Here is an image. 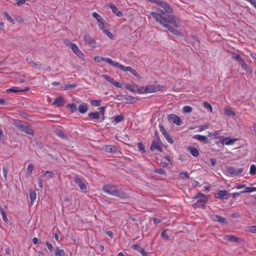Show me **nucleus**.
<instances>
[{"label": "nucleus", "mask_w": 256, "mask_h": 256, "mask_svg": "<svg viewBox=\"0 0 256 256\" xmlns=\"http://www.w3.org/2000/svg\"><path fill=\"white\" fill-rule=\"evenodd\" d=\"M160 13L151 12V16L155 19L156 22L161 25L168 24H171L174 26L178 28L180 26V20L173 15L166 14L162 10H160Z\"/></svg>", "instance_id": "f257e3e1"}, {"label": "nucleus", "mask_w": 256, "mask_h": 256, "mask_svg": "<svg viewBox=\"0 0 256 256\" xmlns=\"http://www.w3.org/2000/svg\"><path fill=\"white\" fill-rule=\"evenodd\" d=\"M102 190L107 194L118 196L121 198H127L129 197L128 194L124 192L121 188H118L116 185H106L102 187Z\"/></svg>", "instance_id": "f03ea898"}, {"label": "nucleus", "mask_w": 256, "mask_h": 256, "mask_svg": "<svg viewBox=\"0 0 256 256\" xmlns=\"http://www.w3.org/2000/svg\"><path fill=\"white\" fill-rule=\"evenodd\" d=\"M192 199H198L197 201L192 204L194 208H204L206 204L208 201V196L200 192L196 194L192 198Z\"/></svg>", "instance_id": "7ed1b4c3"}, {"label": "nucleus", "mask_w": 256, "mask_h": 256, "mask_svg": "<svg viewBox=\"0 0 256 256\" xmlns=\"http://www.w3.org/2000/svg\"><path fill=\"white\" fill-rule=\"evenodd\" d=\"M73 180L82 191L86 190L87 189L88 182L84 177L76 174L73 178Z\"/></svg>", "instance_id": "20e7f679"}, {"label": "nucleus", "mask_w": 256, "mask_h": 256, "mask_svg": "<svg viewBox=\"0 0 256 256\" xmlns=\"http://www.w3.org/2000/svg\"><path fill=\"white\" fill-rule=\"evenodd\" d=\"M14 126L20 131L24 132L29 135L34 136V132L30 126L24 125L22 122H16Z\"/></svg>", "instance_id": "39448f33"}, {"label": "nucleus", "mask_w": 256, "mask_h": 256, "mask_svg": "<svg viewBox=\"0 0 256 256\" xmlns=\"http://www.w3.org/2000/svg\"><path fill=\"white\" fill-rule=\"evenodd\" d=\"M164 88V86L160 84H152L149 85L144 88V92L146 93H152L156 92L158 91H160Z\"/></svg>", "instance_id": "423d86ee"}, {"label": "nucleus", "mask_w": 256, "mask_h": 256, "mask_svg": "<svg viewBox=\"0 0 256 256\" xmlns=\"http://www.w3.org/2000/svg\"><path fill=\"white\" fill-rule=\"evenodd\" d=\"M244 170L243 168H236L232 166L228 167L227 168L228 173L234 176H240L244 172Z\"/></svg>", "instance_id": "0eeeda50"}, {"label": "nucleus", "mask_w": 256, "mask_h": 256, "mask_svg": "<svg viewBox=\"0 0 256 256\" xmlns=\"http://www.w3.org/2000/svg\"><path fill=\"white\" fill-rule=\"evenodd\" d=\"M120 70H122L123 72H129L132 74L134 75L135 76H136L138 79H141L142 77L140 76L136 72V71L132 68L130 66H123L122 64H121V66L120 68Z\"/></svg>", "instance_id": "6e6552de"}, {"label": "nucleus", "mask_w": 256, "mask_h": 256, "mask_svg": "<svg viewBox=\"0 0 256 256\" xmlns=\"http://www.w3.org/2000/svg\"><path fill=\"white\" fill-rule=\"evenodd\" d=\"M168 120L170 122H173L178 126H180L182 124L181 118L174 114H169L168 116Z\"/></svg>", "instance_id": "1a4fd4ad"}, {"label": "nucleus", "mask_w": 256, "mask_h": 256, "mask_svg": "<svg viewBox=\"0 0 256 256\" xmlns=\"http://www.w3.org/2000/svg\"><path fill=\"white\" fill-rule=\"evenodd\" d=\"M229 193L226 190H219L217 192L215 198L220 200H227L228 198Z\"/></svg>", "instance_id": "9d476101"}, {"label": "nucleus", "mask_w": 256, "mask_h": 256, "mask_svg": "<svg viewBox=\"0 0 256 256\" xmlns=\"http://www.w3.org/2000/svg\"><path fill=\"white\" fill-rule=\"evenodd\" d=\"M158 6L163 8L168 13H172L173 12V9L170 6L168 3L162 0H160Z\"/></svg>", "instance_id": "9b49d317"}, {"label": "nucleus", "mask_w": 256, "mask_h": 256, "mask_svg": "<svg viewBox=\"0 0 256 256\" xmlns=\"http://www.w3.org/2000/svg\"><path fill=\"white\" fill-rule=\"evenodd\" d=\"M102 150L106 152L116 154L119 152V150L117 146L113 145H106L102 148Z\"/></svg>", "instance_id": "f8f14e48"}, {"label": "nucleus", "mask_w": 256, "mask_h": 256, "mask_svg": "<svg viewBox=\"0 0 256 256\" xmlns=\"http://www.w3.org/2000/svg\"><path fill=\"white\" fill-rule=\"evenodd\" d=\"M84 42L92 48H95L96 46V42L90 35L85 34L84 37Z\"/></svg>", "instance_id": "ddd939ff"}, {"label": "nucleus", "mask_w": 256, "mask_h": 256, "mask_svg": "<svg viewBox=\"0 0 256 256\" xmlns=\"http://www.w3.org/2000/svg\"><path fill=\"white\" fill-rule=\"evenodd\" d=\"M102 77L104 78L106 81L114 84L115 86L119 88L122 87V85L120 82L115 81L114 78H111L108 75L103 74L102 75Z\"/></svg>", "instance_id": "4468645a"}, {"label": "nucleus", "mask_w": 256, "mask_h": 256, "mask_svg": "<svg viewBox=\"0 0 256 256\" xmlns=\"http://www.w3.org/2000/svg\"><path fill=\"white\" fill-rule=\"evenodd\" d=\"M150 148L152 151L157 150L160 152H162V148L160 146V142L158 140L152 141Z\"/></svg>", "instance_id": "2eb2a0df"}, {"label": "nucleus", "mask_w": 256, "mask_h": 256, "mask_svg": "<svg viewBox=\"0 0 256 256\" xmlns=\"http://www.w3.org/2000/svg\"><path fill=\"white\" fill-rule=\"evenodd\" d=\"M164 28H167L171 32L178 36H182L183 34L178 30L175 29L169 24L162 25Z\"/></svg>", "instance_id": "dca6fc26"}, {"label": "nucleus", "mask_w": 256, "mask_h": 256, "mask_svg": "<svg viewBox=\"0 0 256 256\" xmlns=\"http://www.w3.org/2000/svg\"><path fill=\"white\" fill-rule=\"evenodd\" d=\"M104 62H107L110 66L118 68L119 69L122 64L118 62L113 61L112 59L108 58H104Z\"/></svg>", "instance_id": "f3484780"}, {"label": "nucleus", "mask_w": 256, "mask_h": 256, "mask_svg": "<svg viewBox=\"0 0 256 256\" xmlns=\"http://www.w3.org/2000/svg\"><path fill=\"white\" fill-rule=\"evenodd\" d=\"M64 104L65 102L64 98L60 96L54 100L52 104L56 106L60 107L62 106Z\"/></svg>", "instance_id": "a211bd4d"}, {"label": "nucleus", "mask_w": 256, "mask_h": 256, "mask_svg": "<svg viewBox=\"0 0 256 256\" xmlns=\"http://www.w3.org/2000/svg\"><path fill=\"white\" fill-rule=\"evenodd\" d=\"M210 218L214 222H218L222 224L226 223V218L218 215H212L210 216Z\"/></svg>", "instance_id": "6ab92c4d"}, {"label": "nucleus", "mask_w": 256, "mask_h": 256, "mask_svg": "<svg viewBox=\"0 0 256 256\" xmlns=\"http://www.w3.org/2000/svg\"><path fill=\"white\" fill-rule=\"evenodd\" d=\"M108 6L111 9L112 12L116 14L117 16L120 17L123 16L122 12L119 11L115 5L112 4H108Z\"/></svg>", "instance_id": "aec40b11"}, {"label": "nucleus", "mask_w": 256, "mask_h": 256, "mask_svg": "<svg viewBox=\"0 0 256 256\" xmlns=\"http://www.w3.org/2000/svg\"><path fill=\"white\" fill-rule=\"evenodd\" d=\"M134 250H136L138 251L139 252H140L142 256H148V254L146 252L144 249L140 246L138 244H134L132 246Z\"/></svg>", "instance_id": "412c9836"}, {"label": "nucleus", "mask_w": 256, "mask_h": 256, "mask_svg": "<svg viewBox=\"0 0 256 256\" xmlns=\"http://www.w3.org/2000/svg\"><path fill=\"white\" fill-rule=\"evenodd\" d=\"M124 100L126 102L129 104H132L138 100V98L128 95H124Z\"/></svg>", "instance_id": "4be33fe9"}, {"label": "nucleus", "mask_w": 256, "mask_h": 256, "mask_svg": "<svg viewBox=\"0 0 256 256\" xmlns=\"http://www.w3.org/2000/svg\"><path fill=\"white\" fill-rule=\"evenodd\" d=\"M88 110V104L86 103L83 102L79 105L78 110L81 114H85Z\"/></svg>", "instance_id": "5701e85b"}, {"label": "nucleus", "mask_w": 256, "mask_h": 256, "mask_svg": "<svg viewBox=\"0 0 256 256\" xmlns=\"http://www.w3.org/2000/svg\"><path fill=\"white\" fill-rule=\"evenodd\" d=\"M236 140V139L230 138L229 137L224 138L222 143V144L226 145H231Z\"/></svg>", "instance_id": "b1692460"}, {"label": "nucleus", "mask_w": 256, "mask_h": 256, "mask_svg": "<svg viewBox=\"0 0 256 256\" xmlns=\"http://www.w3.org/2000/svg\"><path fill=\"white\" fill-rule=\"evenodd\" d=\"M29 90L28 88H26L24 90L22 89H20L18 87H12V88H8L6 90L7 92H22L24 91H28Z\"/></svg>", "instance_id": "393cba45"}, {"label": "nucleus", "mask_w": 256, "mask_h": 256, "mask_svg": "<svg viewBox=\"0 0 256 256\" xmlns=\"http://www.w3.org/2000/svg\"><path fill=\"white\" fill-rule=\"evenodd\" d=\"M232 58L237 61L240 64L244 62V60L238 54H232Z\"/></svg>", "instance_id": "a878e982"}, {"label": "nucleus", "mask_w": 256, "mask_h": 256, "mask_svg": "<svg viewBox=\"0 0 256 256\" xmlns=\"http://www.w3.org/2000/svg\"><path fill=\"white\" fill-rule=\"evenodd\" d=\"M188 149L190 154L194 156L197 157L199 155V152L196 148L190 146Z\"/></svg>", "instance_id": "bb28decb"}, {"label": "nucleus", "mask_w": 256, "mask_h": 256, "mask_svg": "<svg viewBox=\"0 0 256 256\" xmlns=\"http://www.w3.org/2000/svg\"><path fill=\"white\" fill-rule=\"evenodd\" d=\"M66 44L68 46H69L72 50L73 52L74 53H76V51H78L79 50L77 45L75 44H74V43H72L70 42H68L66 43Z\"/></svg>", "instance_id": "cd10ccee"}, {"label": "nucleus", "mask_w": 256, "mask_h": 256, "mask_svg": "<svg viewBox=\"0 0 256 256\" xmlns=\"http://www.w3.org/2000/svg\"><path fill=\"white\" fill-rule=\"evenodd\" d=\"M36 192L34 190L30 191V204L32 205L34 201L36 200Z\"/></svg>", "instance_id": "c85d7f7f"}, {"label": "nucleus", "mask_w": 256, "mask_h": 256, "mask_svg": "<svg viewBox=\"0 0 256 256\" xmlns=\"http://www.w3.org/2000/svg\"><path fill=\"white\" fill-rule=\"evenodd\" d=\"M55 256H65V252L62 250H60L58 247H56L54 252Z\"/></svg>", "instance_id": "c756f323"}, {"label": "nucleus", "mask_w": 256, "mask_h": 256, "mask_svg": "<svg viewBox=\"0 0 256 256\" xmlns=\"http://www.w3.org/2000/svg\"><path fill=\"white\" fill-rule=\"evenodd\" d=\"M193 138L194 139H196L201 142H204L205 140H207L206 136H202L200 134H198L194 135L193 136Z\"/></svg>", "instance_id": "7c9ffc66"}, {"label": "nucleus", "mask_w": 256, "mask_h": 256, "mask_svg": "<svg viewBox=\"0 0 256 256\" xmlns=\"http://www.w3.org/2000/svg\"><path fill=\"white\" fill-rule=\"evenodd\" d=\"M44 176L47 178H53L54 176V174L52 171L46 170L43 174Z\"/></svg>", "instance_id": "2f4dec72"}, {"label": "nucleus", "mask_w": 256, "mask_h": 256, "mask_svg": "<svg viewBox=\"0 0 256 256\" xmlns=\"http://www.w3.org/2000/svg\"><path fill=\"white\" fill-rule=\"evenodd\" d=\"M225 239L230 242H237L238 238L233 235H228L225 236Z\"/></svg>", "instance_id": "473e14b6"}, {"label": "nucleus", "mask_w": 256, "mask_h": 256, "mask_svg": "<svg viewBox=\"0 0 256 256\" xmlns=\"http://www.w3.org/2000/svg\"><path fill=\"white\" fill-rule=\"evenodd\" d=\"M115 124L122 122L124 120V116L122 114L118 115L114 117Z\"/></svg>", "instance_id": "72a5a7b5"}, {"label": "nucleus", "mask_w": 256, "mask_h": 256, "mask_svg": "<svg viewBox=\"0 0 256 256\" xmlns=\"http://www.w3.org/2000/svg\"><path fill=\"white\" fill-rule=\"evenodd\" d=\"M241 67L242 69H244L245 71L250 74L252 72V70L250 68V67L248 66V64L245 62H243L242 64H240Z\"/></svg>", "instance_id": "f704fd0d"}, {"label": "nucleus", "mask_w": 256, "mask_h": 256, "mask_svg": "<svg viewBox=\"0 0 256 256\" xmlns=\"http://www.w3.org/2000/svg\"><path fill=\"white\" fill-rule=\"evenodd\" d=\"M224 114L228 116H236L235 112L231 108H226L224 109Z\"/></svg>", "instance_id": "c9c22d12"}, {"label": "nucleus", "mask_w": 256, "mask_h": 256, "mask_svg": "<svg viewBox=\"0 0 256 256\" xmlns=\"http://www.w3.org/2000/svg\"><path fill=\"white\" fill-rule=\"evenodd\" d=\"M88 116L94 119H98L100 117V114L98 112H90L88 114Z\"/></svg>", "instance_id": "e433bc0d"}, {"label": "nucleus", "mask_w": 256, "mask_h": 256, "mask_svg": "<svg viewBox=\"0 0 256 256\" xmlns=\"http://www.w3.org/2000/svg\"><path fill=\"white\" fill-rule=\"evenodd\" d=\"M55 132L58 136L60 137V138L66 139V136L65 135L64 132L60 130H55Z\"/></svg>", "instance_id": "4c0bfd02"}, {"label": "nucleus", "mask_w": 256, "mask_h": 256, "mask_svg": "<svg viewBox=\"0 0 256 256\" xmlns=\"http://www.w3.org/2000/svg\"><path fill=\"white\" fill-rule=\"evenodd\" d=\"M256 191V188L254 187H246V186L245 189L243 192H242V193H246V192H251Z\"/></svg>", "instance_id": "58836bf2"}, {"label": "nucleus", "mask_w": 256, "mask_h": 256, "mask_svg": "<svg viewBox=\"0 0 256 256\" xmlns=\"http://www.w3.org/2000/svg\"><path fill=\"white\" fill-rule=\"evenodd\" d=\"M90 103L94 106H99L101 104V100H93L90 101Z\"/></svg>", "instance_id": "ea45409f"}, {"label": "nucleus", "mask_w": 256, "mask_h": 256, "mask_svg": "<svg viewBox=\"0 0 256 256\" xmlns=\"http://www.w3.org/2000/svg\"><path fill=\"white\" fill-rule=\"evenodd\" d=\"M92 16L98 21V22H101L102 20H104L102 16L96 12H94L92 14Z\"/></svg>", "instance_id": "a19ab883"}, {"label": "nucleus", "mask_w": 256, "mask_h": 256, "mask_svg": "<svg viewBox=\"0 0 256 256\" xmlns=\"http://www.w3.org/2000/svg\"><path fill=\"white\" fill-rule=\"evenodd\" d=\"M68 107L70 108L72 112H74L77 110V108L74 104H69Z\"/></svg>", "instance_id": "79ce46f5"}, {"label": "nucleus", "mask_w": 256, "mask_h": 256, "mask_svg": "<svg viewBox=\"0 0 256 256\" xmlns=\"http://www.w3.org/2000/svg\"><path fill=\"white\" fill-rule=\"evenodd\" d=\"M159 127H160V132L162 133V134L164 135V137L168 134V132H166V128L162 125L160 124Z\"/></svg>", "instance_id": "37998d69"}, {"label": "nucleus", "mask_w": 256, "mask_h": 256, "mask_svg": "<svg viewBox=\"0 0 256 256\" xmlns=\"http://www.w3.org/2000/svg\"><path fill=\"white\" fill-rule=\"evenodd\" d=\"M192 108L191 106H186L182 108V112L184 113H190L192 112Z\"/></svg>", "instance_id": "c03bdc74"}, {"label": "nucleus", "mask_w": 256, "mask_h": 256, "mask_svg": "<svg viewBox=\"0 0 256 256\" xmlns=\"http://www.w3.org/2000/svg\"><path fill=\"white\" fill-rule=\"evenodd\" d=\"M250 174L251 175H254L256 174V166L254 164L250 166Z\"/></svg>", "instance_id": "a18cd8bd"}, {"label": "nucleus", "mask_w": 256, "mask_h": 256, "mask_svg": "<svg viewBox=\"0 0 256 256\" xmlns=\"http://www.w3.org/2000/svg\"><path fill=\"white\" fill-rule=\"evenodd\" d=\"M34 166L33 164H29L28 166V168H27V170H26V174L28 175H30L32 174V172L34 170Z\"/></svg>", "instance_id": "49530a36"}, {"label": "nucleus", "mask_w": 256, "mask_h": 256, "mask_svg": "<svg viewBox=\"0 0 256 256\" xmlns=\"http://www.w3.org/2000/svg\"><path fill=\"white\" fill-rule=\"evenodd\" d=\"M180 177L182 179H185L186 178H189V175L188 172H182L180 173Z\"/></svg>", "instance_id": "de8ad7c7"}, {"label": "nucleus", "mask_w": 256, "mask_h": 256, "mask_svg": "<svg viewBox=\"0 0 256 256\" xmlns=\"http://www.w3.org/2000/svg\"><path fill=\"white\" fill-rule=\"evenodd\" d=\"M138 150L140 151L142 153H144L145 152L144 146V144H142V142H138Z\"/></svg>", "instance_id": "09e8293b"}, {"label": "nucleus", "mask_w": 256, "mask_h": 256, "mask_svg": "<svg viewBox=\"0 0 256 256\" xmlns=\"http://www.w3.org/2000/svg\"><path fill=\"white\" fill-rule=\"evenodd\" d=\"M154 171L156 173H158L160 174H164V175L166 174V172L162 168H156Z\"/></svg>", "instance_id": "8fccbe9b"}, {"label": "nucleus", "mask_w": 256, "mask_h": 256, "mask_svg": "<svg viewBox=\"0 0 256 256\" xmlns=\"http://www.w3.org/2000/svg\"><path fill=\"white\" fill-rule=\"evenodd\" d=\"M32 66L35 68L40 69L42 67V64L40 62H34L32 63Z\"/></svg>", "instance_id": "3c124183"}, {"label": "nucleus", "mask_w": 256, "mask_h": 256, "mask_svg": "<svg viewBox=\"0 0 256 256\" xmlns=\"http://www.w3.org/2000/svg\"><path fill=\"white\" fill-rule=\"evenodd\" d=\"M76 86V84H67L64 86V90H68L70 88H75Z\"/></svg>", "instance_id": "603ef678"}, {"label": "nucleus", "mask_w": 256, "mask_h": 256, "mask_svg": "<svg viewBox=\"0 0 256 256\" xmlns=\"http://www.w3.org/2000/svg\"><path fill=\"white\" fill-rule=\"evenodd\" d=\"M104 33L106 34L108 36L110 39L113 38V34L108 30H105L103 31Z\"/></svg>", "instance_id": "864d4df0"}, {"label": "nucleus", "mask_w": 256, "mask_h": 256, "mask_svg": "<svg viewBox=\"0 0 256 256\" xmlns=\"http://www.w3.org/2000/svg\"><path fill=\"white\" fill-rule=\"evenodd\" d=\"M99 22L98 26H99L100 28V30H102V31L105 30H106L104 28L105 20H102L101 22Z\"/></svg>", "instance_id": "5fc2aeb1"}, {"label": "nucleus", "mask_w": 256, "mask_h": 256, "mask_svg": "<svg viewBox=\"0 0 256 256\" xmlns=\"http://www.w3.org/2000/svg\"><path fill=\"white\" fill-rule=\"evenodd\" d=\"M126 88L128 90H130V92H132L134 93L136 92L135 90L134 89V86L132 85L127 84L126 86Z\"/></svg>", "instance_id": "6e6d98bb"}, {"label": "nucleus", "mask_w": 256, "mask_h": 256, "mask_svg": "<svg viewBox=\"0 0 256 256\" xmlns=\"http://www.w3.org/2000/svg\"><path fill=\"white\" fill-rule=\"evenodd\" d=\"M104 58L96 56L94 57V60L96 62H104Z\"/></svg>", "instance_id": "4d7b16f0"}, {"label": "nucleus", "mask_w": 256, "mask_h": 256, "mask_svg": "<svg viewBox=\"0 0 256 256\" xmlns=\"http://www.w3.org/2000/svg\"><path fill=\"white\" fill-rule=\"evenodd\" d=\"M204 106L205 108H207V109H210V112H212V106L209 104L208 102H204Z\"/></svg>", "instance_id": "13d9d810"}, {"label": "nucleus", "mask_w": 256, "mask_h": 256, "mask_svg": "<svg viewBox=\"0 0 256 256\" xmlns=\"http://www.w3.org/2000/svg\"><path fill=\"white\" fill-rule=\"evenodd\" d=\"M164 138H166V140L169 143H170V144L174 143V140H172V138L168 134V135H166V136H164Z\"/></svg>", "instance_id": "bf43d9fd"}, {"label": "nucleus", "mask_w": 256, "mask_h": 256, "mask_svg": "<svg viewBox=\"0 0 256 256\" xmlns=\"http://www.w3.org/2000/svg\"><path fill=\"white\" fill-rule=\"evenodd\" d=\"M46 245L47 246L48 250L50 252H52L54 248H53L52 244L48 242H46Z\"/></svg>", "instance_id": "052dcab7"}, {"label": "nucleus", "mask_w": 256, "mask_h": 256, "mask_svg": "<svg viewBox=\"0 0 256 256\" xmlns=\"http://www.w3.org/2000/svg\"><path fill=\"white\" fill-rule=\"evenodd\" d=\"M74 54L81 58H83L84 57V54L80 50L76 51V52Z\"/></svg>", "instance_id": "680f3d73"}, {"label": "nucleus", "mask_w": 256, "mask_h": 256, "mask_svg": "<svg viewBox=\"0 0 256 256\" xmlns=\"http://www.w3.org/2000/svg\"><path fill=\"white\" fill-rule=\"evenodd\" d=\"M106 108V106H102L98 108V110H100L99 113L102 114V116H104V111H105Z\"/></svg>", "instance_id": "e2e57ef3"}, {"label": "nucleus", "mask_w": 256, "mask_h": 256, "mask_svg": "<svg viewBox=\"0 0 256 256\" xmlns=\"http://www.w3.org/2000/svg\"><path fill=\"white\" fill-rule=\"evenodd\" d=\"M166 230H163L162 232L161 236L164 238L168 239V234H166Z\"/></svg>", "instance_id": "0e129e2a"}, {"label": "nucleus", "mask_w": 256, "mask_h": 256, "mask_svg": "<svg viewBox=\"0 0 256 256\" xmlns=\"http://www.w3.org/2000/svg\"><path fill=\"white\" fill-rule=\"evenodd\" d=\"M116 99L119 100H124V95H117L116 97Z\"/></svg>", "instance_id": "69168bd1"}, {"label": "nucleus", "mask_w": 256, "mask_h": 256, "mask_svg": "<svg viewBox=\"0 0 256 256\" xmlns=\"http://www.w3.org/2000/svg\"><path fill=\"white\" fill-rule=\"evenodd\" d=\"M6 19L12 23H14V20L8 14H6Z\"/></svg>", "instance_id": "338daca9"}, {"label": "nucleus", "mask_w": 256, "mask_h": 256, "mask_svg": "<svg viewBox=\"0 0 256 256\" xmlns=\"http://www.w3.org/2000/svg\"><path fill=\"white\" fill-rule=\"evenodd\" d=\"M153 221H154V224H158L162 222V220L157 218H154Z\"/></svg>", "instance_id": "774afa93"}]
</instances>
